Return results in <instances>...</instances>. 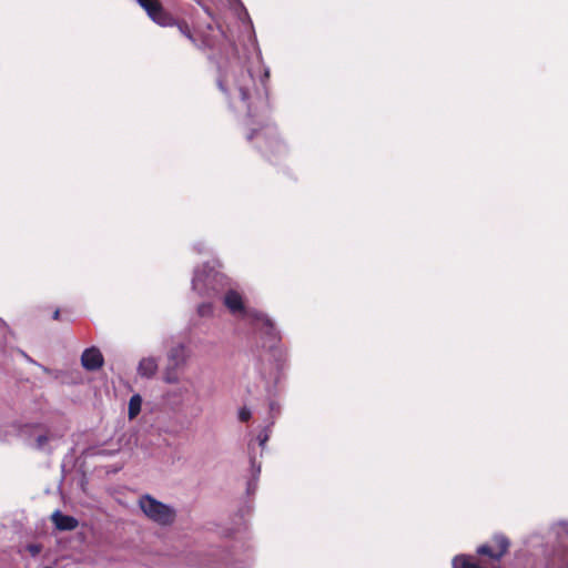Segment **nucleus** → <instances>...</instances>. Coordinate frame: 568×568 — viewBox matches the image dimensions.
<instances>
[{
	"label": "nucleus",
	"mask_w": 568,
	"mask_h": 568,
	"mask_svg": "<svg viewBox=\"0 0 568 568\" xmlns=\"http://www.w3.org/2000/svg\"><path fill=\"white\" fill-rule=\"evenodd\" d=\"M245 323L252 329V346L264 354L260 361L258 371L265 381L267 395L273 396L276 394V386L283 377L288 361L287 349L282 344V333L273 318L260 310L248 313Z\"/></svg>",
	"instance_id": "1"
},
{
	"label": "nucleus",
	"mask_w": 568,
	"mask_h": 568,
	"mask_svg": "<svg viewBox=\"0 0 568 568\" xmlns=\"http://www.w3.org/2000/svg\"><path fill=\"white\" fill-rule=\"evenodd\" d=\"M19 438L30 448L52 453V443L58 442L64 435L62 429L43 423H26L17 427Z\"/></svg>",
	"instance_id": "2"
},
{
	"label": "nucleus",
	"mask_w": 568,
	"mask_h": 568,
	"mask_svg": "<svg viewBox=\"0 0 568 568\" xmlns=\"http://www.w3.org/2000/svg\"><path fill=\"white\" fill-rule=\"evenodd\" d=\"M231 281L227 275L216 270L215 265L211 266L209 263H204L194 268L192 290L202 297L216 300L224 290L219 286H226Z\"/></svg>",
	"instance_id": "3"
},
{
	"label": "nucleus",
	"mask_w": 568,
	"mask_h": 568,
	"mask_svg": "<svg viewBox=\"0 0 568 568\" xmlns=\"http://www.w3.org/2000/svg\"><path fill=\"white\" fill-rule=\"evenodd\" d=\"M138 505L143 515L160 527H170L176 520L178 511L173 506L164 504L149 494L142 495Z\"/></svg>",
	"instance_id": "4"
},
{
	"label": "nucleus",
	"mask_w": 568,
	"mask_h": 568,
	"mask_svg": "<svg viewBox=\"0 0 568 568\" xmlns=\"http://www.w3.org/2000/svg\"><path fill=\"white\" fill-rule=\"evenodd\" d=\"M219 287L224 290L221 292V295H219L217 298L222 301L229 313L233 317L246 322L248 318V313H251L254 308H248L246 306L244 293L240 288V285L232 280L226 286L220 285Z\"/></svg>",
	"instance_id": "5"
},
{
	"label": "nucleus",
	"mask_w": 568,
	"mask_h": 568,
	"mask_svg": "<svg viewBox=\"0 0 568 568\" xmlns=\"http://www.w3.org/2000/svg\"><path fill=\"white\" fill-rule=\"evenodd\" d=\"M164 400L173 408H180L190 402H197L201 397L197 384L190 377H185L174 387L164 393Z\"/></svg>",
	"instance_id": "6"
},
{
	"label": "nucleus",
	"mask_w": 568,
	"mask_h": 568,
	"mask_svg": "<svg viewBox=\"0 0 568 568\" xmlns=\"http://www.w3.org/2000/svg\"><path fill=\"white\" fill-rule=\"evenodd\" d=\"M551 532L558 547L551 558V568H568V520H560L551 526Z\"/></svg>",
	"instance_id": "7"
},
{
	"label": "nucleus",
	"mask_w": 568,
	"mask_h": 568,
	"mask_svg": "<svg viewBox=\"0 0 568 568\" xmlns=\"http://www.w3.org/2000/svg\"><path fill=\"white\" fill-rule=\"evenodd\" d=\"M215 561H222L225 565H229L234 568H248L252 565L253 557L250 551H246L244 559H237L234 557L231 552H225L221 555L219 558H215V550L213 552H210L209 555H205L203 559H201L199 562L193 564V568H203L207 567L211 562Z\"/></svg>",
	"instance_id": "8"
},
{
	"label": "nucleus",
	"mask_w": 568,
	"mask_h": 568,
	"mask_svg": "<svg viewBox=\"0 0 568 568\" xmlns=\"http://www.w3.org/2000/svg\"><path fill=\"white\" fill-rule=\"evenodd\" d=\"M138 2L159 26L168 27L173 24L172 17L164 11L159 0H138Z\"/></svg>",
	"instance_id": "9"
},
{
	"label": "nucleus",
	"mask_w": 568,
	"mask_h": 568,
	"mask_svg": "<svg viewBox=\"0 0 568 568\" xmlns=\"http://www.w3.org/2000/svg\"><path fill=\"white\" fill-rule=\"evenodd\" d=\"M493 542L495 544L496 549L490 545H481L477 548V554L488 556L489 558L498 561L507 552L510 542L509 539L501 534L495 535L493 537Z\"/></svg>",
	"instance_id": "10"
},
{
	"label": "nucleus",
	"mask_w": 568,
	"mask_h": 568,
	"mask_svg": "<svg viewBox=\"0 0 568 568\" xmlns=\"http://www.w3.org/2000/svg\"><path fill=\"white\" fill-rule=\"evenodd\" d=\"M104 358L98 347L85 348L81 355V364L89 372H95L103 366Z\"/></svg>",
	"instance_id": "11"
},
{
	"label": "nucleus",
	"mask_w": 568,
	"mask_h": 568,
	"mask_svg": "<svg viewBox=\"0 0 568 568\" xmlns=\"http://www.w3.org/2000/svg\"><path fill=\"white\" fill-rule=\"evenodd\" d=\"M159 369V358L154 356H148L140 359L136 372L142 378H153Z\"/></svg>",
	"instance_id": "12"
},
{
	"label": "nucleus",
	"mask_w": 568,
	"mask_h": 568,
	"mask_svg": "<svg viewBox=\"0 0 568 568\" xmlns=\"http://www.w3.org/2000/svg\"><path fill=\"white\" fill-rule=\"evenodd\" d=\"M247 448H248V457H250L252 477L247 481L246 493L248 495H252L255 493V490L257 488V480H258V476L261 474V464L257 463L256 456L254 455L253 444H250Z\"/></svg>",
	"instance_id": "13"
},
{
	"label": "nucleus",
	"mask_w": 568,
	"mask_h": 568,
	"mask_svg": "<svg viewBox=\"0 0 568 568\" xmlns=\"http://www.w3.org/2000/svg\"><path fill=\"white\" fill-rule=\"evenodd\" d=\"M52 523L54 524L55 528L62 531H71L74 530L79 521L75 517L65 515L61 513L60 510H55L51 516Z\"/></svg>",
	"instance_id": "14"
},
{
	"label": "nucleus",
	"mask_w": 568,
	"mask_h": 568,
	"mask_svg": "<svg viewBox=\"0 0 568 568\" xmlns=\"http://www.w3.org/2000/svg\"><path fill=\"white\" fill-rule=\"evenodd\" d=\"M189 358V351L183 344H178L168 353L169 364L174 365V367H181L186 364Z\"/></svg>",
	"instance_id": "15"
},
{
	"label": "nucleus",
	"mask_w": 568,
	"mask_h": 568,
	"mask_svg": "<svg viewBox=\"0 0 568 568\" xmlns=\"http://www.w3.org/2000/svg\"><path fill=\"white\" fill-rule=\"evenodd\" d=\"M252 83V77L247 72H242L239 79L235 80L234 85L240 92L242 100H246L248 98V89Z\"/></svg>",
	"instance_id": "16"
},
{
	"label": "nucleus",
	"mask_w": 568,
	"mask_h": 568,
	"mask_svg": "<svg viewBox=\"0 0 568 568\" xmlns=\"http://www.w3.org/2000/svg\"><path fill=\"white\" fill-rule=\"evenodd\" d=\"M271 432H272V426H270V424L267 423L261 430L260 433L257 434V437H256V440H251L248 443L250 444H253L254 446V449L256 448V445L261 447V449L263 450L265 448V445L267 443V440L270 439V436H271ZM254 455L256 456V453L254 452Z\"/></svg>",
	"instance_id": "17"
},
{
	"label": "nucleus",
	"mask_w": 568,
	"mask_h": 568,
	"mask_svg": "<svg viewBox=\"0 0 568 568\" xmlns=\"http://www.w3.org/2000/svg\"><path fill=\"white\" fill-rule=\"evenodd\" d=\"M142 397L140 394H134L131 396L129 400L128 416L129 419H134L141 412L142 407Z\"/></svg>",
	"instance_id": "18"
},
{
	"label": "nucleus",
	"mask_w": 568,
	"mask_h": 568,
	"mask_svg": "<svg viewBox=\"0 0 568 568\" xmlns=\"http://www.w3.org/2000/svg\"><path fill=\"white\" fill-rule=\"evenodd\" d=\"M179 367H174V365L169 364L163 373V382L170 385H175L181 379L178 376L176 369Z\"/></svg>",
	"instance_id": "19"
},
{
	"label": "nucleus",
	"mask_w": 568,
	"mask_h": 568,
	"mask_svg": "<svg viewBox=\"0 0 568 568\" xmlns=\"http://www.w3.org/2000/svg\"><path fill=\"white\" fill-rule=\"evenodd\" d=\"M280 413H281V405L276 400L270 399L268 418L266 419V423H268L270 426H273L275 423V419L280 415Z\"/></svg>",
	"instance_id": "20"
},
{
	"label": "nucleus",
	"mask_w": 568,
	"mask_h": 568,
	"mask_svg": "<svg viewBox=\"0 0 568 568\" xmlns=\"http://www.w3.org/2000/svg\"><path fill=\"white\" fill-rule=\"evenodd\" d=\"M196 312H197L199 316H201V317H211V316H213V314H214V305L212 303V300L199 304Z\"/></svg>",
	"instance_id": "21"
},
{
	"label": "nucleus",
	"mask_w": 568,
	"mask_h": 568,
	"mask_svg": "<svg viewBox=\"0 0 568 568\" xmlns=\"http://www.w3.org/2000/svg\"><path fill=\"white\" fill-rule=\"evenodd\" d=\"M193 250L197 253V254H210L211 253V250L210 247L206 245L205 242H196L193 244Z\"/></svg>",
	"instance_id": "22"
},
{
	"label": "nucleus",
	"mask_w": 568,
	"mask_h": 568,
	"mask_svg": "<svg viewBox=\"0 0 568 568\" xmlns=\"http://www.w3.org/2000/svg\"><path fill=\"white\" fill-rule=\"evenodd\" d=\"M239 419L243 423H246L251 419L252 417V412L248 407L246 406H243L242 408L239 409Z\"/></svg>",
	"instance_id": "23"
},
{
	"label": "nucleus",
	"mask_w": 568,
	"mask_h": 568,
	"mask_svg": "<svg viewBox=\"0 0 568 568\" xmlns=\"http://www.w3.org/2000/svg\"><path fill=\"white\" fill-rule=\"evenodd\" d=\"M26 548L32 557L38 556L42 550V547L38 544H29V545H27Z\"/></svg>",
	"instance_id": "24"
},
{
	"label": "nucleus",
	"mask_w": 568,
	"mask_h": 568,
	"mask_svg": "<svg viewBox=\"0 0 568 568\" xmlns=\"http://www.w3.org/2000/svg\"><path fill=\"white\" fill-rule=\"evenodd\" d=\"M19 353L21 354V356H22L27 362H29V363H31V364H34V365H38V366H39V364H38L34 359H32V358H31V357H30L26 352H23V351L19 349ZM40 367H42V366L40 365Z\"/></svg>",
	"instance_id": "25"
},
{
	"label": "nucleus",
	"mask_w": 568,
	"mask_h": 568,
	"mask_svg": "<svg viewBox=\"0 0 568 568\" xmlns=\"http://www.w3.org/2000/svg\"><path fill=\"white\" fill-rule=\"evenodd\" d=\"M59 316H60V311L59 310L54 311L53 316H52L53 320H58Z\"/></svg>",
	"instance_id": "26"
},
{
	"label": "nucleus",
	"mask_w": 568,
	"mask_h": 568,
	"mask_svg": "<svg viewBox=\"0 0 568 568\" xmlns=\"http://www.w3.org/2000/svg\"><path fill=\"white\" fill-rule=\"evenodd\" d=\"M180 30L185 33L189 38H191V36L184 30V28L182 26H180Z\"/></svg>",
	"instance_id": "27"
},
{
	"label": "nucleus",
	"mask_w": 568,
	"mask_h": 568,
	"mask_svg": "<svg viewBox=\"0 0 568 568\" xmlns=\"http://www.w3.org/2000/svg\"><path fill=\"white\" fill-rule=\"evenodd\" d=\"M216 266L221 267V263L219 261H215Z\"/></svg>",
	"instance_id": "28"
},
{
	"label": "nucleus",
	"mask_w": 568,
	"mask_h": 568,
	"mask_svg": "<svg viewBox=\"0 0 568 568\" xmlns=\"http://www.w3.org/2000/svg\"><path fill=\"white\" fill-rule=\"evenodd\" d=\"M196 410H197L199 413H201V412H202V408H201V407H196Z\"/></svg>",
	"instance_id": "29"
},
{
	"label": "nucleus",
	"mask_w": 568,
	"mask_h": 568,
	"mask_svg": "<svg viewBox=\"0 0 568 568\" xmlns=\"http://www.w3.org/2000/svg\"><path fill=\"white\" fill-rule=\"evenodd\" d=\"M44 568H52V567H44Z\"/></svg>",
	"instance_id": "30"
}]
</instances>
